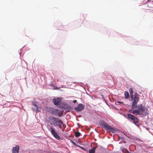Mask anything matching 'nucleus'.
<instances>
[{
  "label": "nucleus",
  "mask_w": 153,
  "mask_h": 153,
  "mask_svg": "<svg viewBox=\"0 0 153 153\" xmlns=\"http://www.w3.org/2000/svg\"><path fill=\"white\" fill-rule=\"evenodd\" d=\"M122 152H123V153H129L128 151L125 149H122Z\"/></svg>",
  "instance_id": "f3484780"
},
{
  "label": "nucleus",
  "mask_w": 153,
  "mask_h": 153,
  "mask_svg": "<svg viewBox=\"0 0 153 153\" xmlns=\"http://www.w3.org/2000/svg\"><path fill=\"white\" fill-rule=\"evenodd\" d=\"M137 109L132 110L131 113L137 116V115L145 116L148 114V109L145 107L143 106L142 104H140L137 106Z\"/></svg>",
  "instance_id": "f257e3e1"
},
{
  "label": "nucleus",
  "mask_w": 153,
  "mask_h": 153,
  "mask_svg": "<svg viewBox=\"0 0 153 153\" xmlns=\"http://www.w3.org/2000/svg\"><path fill=\"white\" fill-rule=\"evenodd\" d=\"M139 96L137 92H135L133 96L130 97L132 101L131 106L132 108L134 109L137 108V104L139 100Z\"/></svg>",
  "instance_id": "7ed1b4c3"
},
{
  "label": "nucleus",
  "mask_w": 153,
  "mask_h": 153,
  "mask_svg": "<svg viewBox=\"0 0 153 153\" xmlns=\"http://www.w3.org/2000/svg\"><path fill=\"white\" fill-rule=\"evenodd\" d=\"M127 115L128 116V118L131 120L135 125L137 126L139 123V120L135 116L130 114H128Z\"/></svg>",
  "instance_id": "423d86ee"
},
{
  "label": "nucleus",
  "mask_w": 153,
  "mask_h": 153,
  "mask_svg": "<svg viewBox=\"0 0 153 153\" xmlns=\"http://www.w3.org/2000/svg\"><path fill=\"white\" fill-rule=\"evenodd\" d=\"M77 102V101L76 100H74L73 101V102L74 103H75L76 102Z\"/></svg>",
  "instance_id": "412c9836"
},
{
  "label": "nucleus",
  "mask_w": 153,
  "mask_h": 153,
  "mask_svg": "<svg viewBox=\"0 0 153 153\" xmlns=\"http://www.w3.org/2000/svg\"><path fill=\"white\" fill-rule=\"evenodd\" d=\"M48 111L50 113L55 116H58L59 117H62L63 114V111L58 109L52 108H48Z\"/></svg>",
  "instance_id": "20e7f679"
},
{
  "label": "nucleus",
  "mask_w": 153,
  "mask_h": 153,
  "mask_svg": "<svg viewBox=\"0 0 153 153\" xmlns=\"http://www.w3.org/2000/svg\"><path fill=\"white\" fill-rule=\"evenodd\" d=\"M48 130L50 131L51 133L55 138L58 140L60 139V136L58 134L57 132L55 131L53 127L50 126L48 128Z\"/></svg>",
  "instance_id": "39448f33"
},
{
  "label": "nucleus",
  "mask_w": 153,
  "mask_h": 153,
  "mask_svg": "<svg viewBox=\"0 0 153 153\" xmlns=\"http://www.w3.org/2000/svg\"><path fill=\"white\" fill-rule=\"evenodd\" d=\"M33 105L34 106V107H32V109L33 111L36 112H38V107L37 104L36 103H34L33 104Z\"/></svg>",
  "instance_id": "9b49d317"
},
{
  "label": "nucleus",
  "mask_w": 153,
  "mask_h": 153,
  "mask_svg": "<svg viewBox=\"0 0 153 153\" xmlns=\"http://www.w3.org/2000/svg\"><path fill=\"white\" fill-rule=\"evenodd\" d=\"M60 88H56V89H59Z\"/></svg>",
  "instance_id": "b1692460"
},
{
  "label": "nucleus",
  "mask_w": 153,
  "mask_h": 153,
  "mask_svg": "<svg viewBox=\"0 0 153 153\" xmlns=\"http://www.w3.org/2000/svg\"><path fill=\"white\" fill-rule=\"evenodd\" d=\"M71 143L73 144L75 146H78V145H77L73 141H71Z\"/></svg>",
  "instance_id": "a211bd4d"
},
{
  "label": "nucleus",
  "mask_w": 153,
  "mask_h": 153,
  "mask_svg": "<svg viewBox=\"0 0 153 153\" xmlns=\"http://www.w3.org/2000/svg\"><path fill=\"white\" fill-rule=\"evenodd\" d=\"M125 98V99H128L129 98V95L127 91H125L124 93Z\"/></svg>",
  "instance_id": "ddd939ff"
},
{
  "label": "nucleus",
  "mask_w": 153,
  "mask_h": 153,
  "mask_svg": "<svg viewBox=\"0 0 153 153\" xmlns=\"http://www.w3.org/2000/svg\"><path fill=\"white\" fill-rule=\"evenodd\" d=\"M57 81H60V80L59 79H57Z\"/></svg>",
  "instance_id": "5701e85b"
},
{
  "label": "nucleus",
  "mask_w": 153,
  "mask_h": 153,
  "mask_svg": "<svg viewBox=\"0 0 153 153\" xmlns=\"http://www.w3.org/2000/svg\"><path fill=\"white\" fill-rule=\"evenodd\" d=\"M77 147H80V148H81V149H82L84 151L86 150L85 149L82 147H81L79 146H78Z\"/></svg>",
  "instance_id": "aec40b11"
},
{
  "label": "nucleus",
  "mask_w": 153,
  "mask_h": 153,
  "mask_svg": "<svg viewBox=\"0 0 153 153\" xmlns=\"http://www.w3.org/2000/svg\"><path fill=\"white\" fill-rule=\"evenodd\" d=\"M129 91L130 92V97L133 96V91L132 88H130V89H129Z\"/></svg>",
  "instance_id": "4468645a"
},
{
  "label": "nucleus",
  "mask_w": 153,
  "mask_h": 153,
  "mask_svg": "<svg viewBox=\"0 0 153 153\" xmlns=\"http://www.w3.org/2000/svg\"><path fill=\"white\" fill-rule=\"evenodd\" d=\"M85 106L82 104H79L78 105L74 108L75 110L77 112L80 111L83 109Z\"/></svg>",
  "instance_id": "6e6552de"
},
{
  "label": "nucleus",
  "mask_w": 153,
  "mask_h": 153,
  "mask_svg": "<svg viewBox=\"0 0 153 153\" xmlns=\"http://www.w3.org/2000/svg\"><path fill=\"white\" fill-rule=\"evenodd\" d=\"M48 119L50 124L55 126H57L60 128H62V124L63 126L64 125L62 122L59 118L52 116L49 117Z\"/></svg>",
  "instance_id": "f03ea898"
},
{
  "label": "nucleus",
  "mask_w": 153,
  "mask_h": 153,
  "mask_svg": "<svg viewBox=\"0 0 153 153\" xmlns=\"http://www.w3.org/2000/svg\"><path fill=\"white\" fill-rule=\"evenodd\" d=\"M96 147H95L94 148L90 149L89 151V153H94L95 152V149L96 148Z\"/></svg>",
  "instance_id": "2eb2a0df"
},
{
  "label": "nucleus",
  "mask_w": 153,
  "mask_h": 153,
  "mask_svg": "<svg viewBox=\"0 0 153 153\" xmlns=\"http://www.w3.org/2000/svg\"><path fill=\"white\" fill-rule=\"evenodd\" d=\"M99 124L100 125L104 128L105 126L106 125L107 123H105V121L102 120H101L99 122Z\"/></svg>",
  "instance_id": "f8f14e48"
},
{
  "label": "nucleus",
  "mask_w": 153,
  "mask_h": 153,
  "mask_svg": "<svg viewBox=\"0 0 153 153\" xmlns=\"http://www.w3.org/2000/svg\"><path fill=\"white\" fill-rule=\"evenodd\" d=\"M62 99L61 97H56L53 99V102L55 105H58L61 103Z\"/></svg>",
  "instance_id": "0eeeda50"
},
{
  "label": "nucleus",
  "mask_w": 153,
  "mask_h": 153,
  "mask_svg": "<svg viewBox=\"0 0 153 153\" xmlns=\"http://www.w3.org/2000/svg\"><path fill=\"white\" fill-rule=\"evenodd\" d=\"M81 135L80 133L78 131L76 132L75 133V136L76 137H78Z\"/></svg>",
  "instance_id": "dca6fc26"
},
{
  "label": "nucleus",
  "mask_w": 153,
  "mask_h": 153,
  "mask_svg": "<svg viewBox=\"0 0 153 153\" xmlns=\"http://www.w3.org/2000/svg\"><path fill=\"white\" fill-rule=\"evenodd\" d=\"M129 153H131V152H129Z\"/></svg>",
  "instance_id": "393cba45"
},
{
  "label": "nucleus",
  "mask_w": 153,
  "mask_h": 153,
  "mask_svg": "<svg viewBox=\"0 0 153 153\" xmlns=\"http://www.w3.org/2000/svg\"><path fill=\"white\" fill-rule=\"evenodd\" d=\"M19 149V146L16 145L15 147H13V148L12 153H18Z\"/></svg>",
  "instance_id": "9d476101"
},
{
  "label": "nucleus",
  "mask_w": 153,
  "mask_h": 153,
  "mask_svg": "<svg viewBox=\"0 0 153 153\" xmlns=\"http://www.w3.org/2000/svg\"><path fill=\"white\" fill-rule=\"evenodd\" d=\"M135 140L138 141H140V142H143V141L141 140L139 138H135Z\"/></svg>",
  "instance_id": "6ab92c4d"
},
{
  "label": "nucleus",
  "mask_w": 153,
  "mask_h": 153,
  "mask_svg": "<svg viewBox=\"0 0 153 153\" xmlns=\"http://www.w3.org/2000/svg\"><path fill=\"white\" fill-rule=\"evenodd\" d=\"M151 0H148V2H151Z\"/></svg>",
  "instance_id": "4be33fe9"
},
{
  "label": "nucleus",
  "mask_w": 153,
  "mask_h": 153,
  "mask_svg": "<svg viewBox=\"0 0 153 153\" xmlns=\"http://www.w3.org/2000/svg\"><path fill=\"white\" fill-rule=\"evenodd\" d=\"M104 128L106 130H110L112 132H113V131H114V130L113 129V128H112V127H111L110 126L108 125L107 123L104 127Z\"/></svg>",
  "instance_id": "1a4fd4ad"
}]
</instances>
